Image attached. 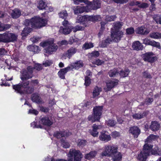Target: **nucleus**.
I'll use <instances>...</instances> for the list:
<instances>
[{
	"label": "nucleus",
	"instance_id": "obj_27",
	"mask_svg": "<svg viewBox=\"0 0 161 161\" xmlns=\"http://www.w3.org/2000/svg\"><path fill=\"white\" fill-rule=\"evenodd\" d=\"M72 31V28H71L69 26L68 27H64V28L61 27L59 31L60 33L64 35H67L69 34Z\"/></svg>",
	"mask_w": 161,
	"mask_h": 161
},
{
	"label": "nucleus",
	"instance_id": "obj_20",
	"mask_svg": "<svg viewBox=\"0 0 161 161\" xmlns=\"http://www.w3.org/2000/svg\"><path fill=\"white\" fill-rule=\"evenodd\" d=\"M90 11V9L88 8V7L77 6L74 9V12L75 14L82 13L84 12H88Z\"/></svg>",
	"mask_w": 161,
	"mask_h": 161
},
{
	"label": "nucleus",
	"instance_id": "obj_49",
	"mask_svg": "<svg viewBox=\"0 0 161 161\" xmlns=\"http://www.w3.org/2000/svg\"><path fill=\"white\" fill-rule=\"evenodd\" d=\"M116 17V15L107 16L105 19L107 22H111L114 21Z\"/></svg>",
	"mask_w": 161,
	"mask_h": 161
},
{
	"label": "nucleus",
	"instance_id": "obj_55",
	"mask_svg": "<svg viewBox=\"0 0 161 161\" xmlns=\"http://www.w3.org/2000/svg\"><path fill=\"white\" fill-rule=\"evenodd\" d=\"M68 42L69 44L72 45L74 43L77 42V39L75 38V37L72 36L70 38Z\"/></svg>",
	"mask_w": 161,
	"mask_h": 161
},
{
	"label": "nucleus",
	"instance_id": "obj_61",
	"mask_svg": "<svg viewBox=\"0 0 161 161\" xmlns=\"http://www.w3.org/2000/svg\"><path fill=\"white\" fill-rule=\"evenodd\" d=\"M6 50L3 48H0V56H3L7 53Z\"/></svg>",
	"mask_w": 161,
	"mask_h": 161
},
{
	"label": "nucleus",
	"instance_id": "obj_17",
	"mask_svg": "<svg viewBox=\"0 0 161 161\" xmlns=\"http://www.w3.org/2000/svg\"><path fill=\"white\" fill-rule=\"evenodd\" d=\"M40 121L42 124L43 125L50 126L53 124L52 119L47 115L43 117L41 119Z\"/></svg>",
	"mask_w": 161,
	"mask_h": 161
},
{
	"label": "nucleus",
	"instance_id": "obj_50",
	"mask_svg": "<svg viewBox=\"0 0 161 161\" xmlns=\"http://www.w3.org/2000/svg\"><path fill=\"white\" fill-rule=\"evenodd\" d=\"M135 30L133 27L128 28L126 29V34L127 35H131L134 34Z\"/></svg>",
	"mask_w": 161,
	"mask_h": 161
},
{
	"label": "nucleus",
	"instance_id": "obj_42",
	"mask_svg": "<svg viewBox=\"0 0 161 161\" xmlns=\"http://www.w3.org/2000/svg\"><path fill=\"white\" fill-rule=\"evenodd\" d=\"M87 142L86 140L82 139H79L77 142V146L80 147H83L86 144Z\"/></svg>",
	"mask_w": 161,
	"mask_h": 161
},
{
	"label": "nucleus",
	"instance_id": "obj_22",
	"mask_svg": "<svg viewBox=\"0 0 161 161\" xmlns=\"http://www.w3.org/2000/svg\"><path fill=\"white\" fill-rule=\"evenodd\" d=\"M148 112L147 111H144L142 112H139L137 113L133 114L132 116L134 119H140L146 117L148 114Z\"/></svg>",
	"mask_w": 161,
	"mask_h": 161
},
{
	"label": "nucleus",
	"instance_id": "obj_30",
	"mask_svg": "<svg viewBox=\"0 0 161 161\" xmlns=\"http://www.w3.org/2000/svg\"><path fill=\"white\" fill-rule=\"evenodd\" d=\"M132 47L133 49L137 51L142 50L143 47L142 44L139 41H136L133 43Z\"/></svg>",
	"mask_w": 161,
	"mask_h": 161
},
{
	"label": "nucleus",
	"instance_id": "obj_10",
	"mask_svg": "<svg viewBox=\"0 0 161 161\" xmlns=\"http://www.w3.org/2000/svg\"><path fill=\"white\" fill-rule=\"evenodd\" d=\"M154 53L152 52H150L142 54V57L144 61L153 63L157 59V57L156 56H154Z\"/></svg>",
	"mask_w": 161,
	"mask_h": 161
},
{
	"label": "nucleus",
	"instance_id": "obj_63",
	"mask_svg": "<svg viewBox=\"0 0 161 161\" xmlns=\"http://www.w3.org/2000/svg\"><path fill=\"white\" fill-rule=\"evenodd\" d=\"M151 4L150 6L149 9L150 11H153L155 10L156 8H155V4L154 3H153L152 2H151Z\"/></svg>",
	"mask_w": 161,
	"mask_h": 161
},
{
	"label": "nucleus",
	"instance_id": "obj_5",
	"mask_svg": "<svg viewBox=\"0 0 161 161\" xmlns=\"http://www.w3.org/2000/svg\"><path fill=\"white\" fill-rule=\"evenodd\" d=\"M103 109V106H96L94 107L92 114L89 115L87 118L88 120L92 123L99 122L102 115Z\"/></svg>",
	"mask_w": 161,
	"mask_h": 161
},
{
	"label": "nucleus",
	"instance_id": "obj_12",
	"mask_svg": "<svg viewBox=\"0 0 161 161\" xmlns=\"http://www.w3.org/2000/svg\"><path fill=\"white\" fill-rule=\"evenodd\" d=\"M99 139L102 141L107 142L111 140V137L110 134L107 131L103 130L100 133Z\"/></svg>",
	"mask_w": 161,
	"mask_h": 161
},
{
	"label": "nucleus",
	"instance_id": "obj_48",
	"mask_svg": "<svg viewBox=\"0 0 161 161\" xmlns=\"http://www.w3.org/2000/svg\"><path fill=\"white\" fill-rule=\"evenodd\" d=\"M92 63L93 64L97 65L99 66L101 65L104 63V61L102 60H101L97 58L95 60L93 61Z\"/></svg>",
	"mask_w": 161,
	"mask_h": 161
},
{
	"label": "nucleus",
	"instance_id": "obj_14",
	"mask_svg": "<svg viewBox=\"0 0 161 161\" xmlns=\"http://www.w3.org/2000/svg\"><path fill=\"white\" fill-rule=\"evenodd\" d=\"M119 82V80L117 79H113L112 80H107L106 83V86L107 87L106 92L110 91L115 86L118 85Z\"/></svg>",
	"mask_w": 161,
	"mask_h": 161
},
{
	"label": "nucleus",
	"instance_id": "obj_62",
	"mask_svg": "<svg viewBox=\"0 0 161 161\" xmlns=\"http://www.w3.org/2000/svg\"><path fill=\"white\" fill-rule=\"evenodd\" d=\"M29 113L30 114H34L35 115H37L39 112H38L35 109H30L29 111Z\"/></svg>",
	"mask_w": 161,
	"mask_h": 161
},
{
	"label": "nucleus",
	"instance_id": "obj_15",
	"mask_svg": "<svg viewBox=\"0 0 161 161\" xmlns=\"http://www.w3.org/2000/svg\"><path fill=\"white\" fill-rule=\"evenodd\" d=\"M88 17V15H80L78 17L77 22L83 25L85 27H88L89 25Z\"/></svg>",
	"mask_w": 161,
	"mask_h": 161
},
{
	"label": "nucleus",
	"instance_id": "obj_45",
	"mask_svg": "<svg viewBox=\"0 0 161 161\" xmlns=\"http://www.w3.org/2000/svg\"><path fill=\"white\" fill-rule=\"evenodd\" d=\"M30 28H25L21 33V35L22 37H25L28 35V34L30 32L31 30Z\"/></svg>",
	"mask_w": 161,
	"mask_h": 161
},
{
	"label": "nucleus",
	"instance_id": "obj_37",
	"mask_svg": "<svg viewBox=\"0 0 161 161\" xmlns=\"http://www.w3.org/2000/svg\"><path fill=\"white\" fill-rule=\"evenodd\" d=\"M112 40L109 37L107 38L104 40L102 41L100 44L102 47H105L107 46L111 42Z\"/></svg>",
	"mask_w": 161,
	"mask_h": 161
},
{
	"label": "nucleus",
	"instance_id": "obj_36",
	"mask_svg": "<svg viewBox=\"0 0 161 161\" xmlns=\"http://www.w3.org/2000/svg\"><path fill=\"white\" fill-rule=\"evenodd\" d=\"M102 91V88L97 86H96L93 90L92 92V97L93 98L98 96L100 94V93Z\"/></svg>",
	"mask_w": 161,
	"mask_h": 161
},
{
	"label": "nucleus",
	"instance_id": "obj_40",
	"mask_svg": "<svg viewBox=\"0 0 161 161\" xmlns=\"http://www.w3.org/2000/svg\"><path fill=\"white\" fill-rule=\"evenodd\" d=\"M93 47L94 45L92 43L86 42L83 45L82 48L84 50H87Z\"/></svg>",
	"mask_w": 161,
	"mask_h": 161
},
{
	"label": "nucleus",
	"instance_id": "obj_2",
	"mask_svg": "<svg viewBox=\"0 0 161 161\" xmlns=\"http://www.w3.org/2000/svg\"><path fill=\"white\" fill-rule=\"evenodd\" d=\"M151 139L148 136L145 141V144L143 147V150L146 152V156L153 155L155 156H161V148L158 145H155L153 148V145L151 143Z\"/></svg>",
	"mask_w": 161,
	"mask_h": 161
},
{
	"label": "nucleus",
	"instance_id": "obj_16",
	"mask_svg": "<svg viewBox=\"0 0 161 161\" xmlns=\"http://www.w3.org/2000/svg\"><path fill=\"white\" fill-rule=\"evenodd\" d=\"M129 132L135 138H137L141 133V130L137 126H133L130 128Z\"/></svg>",
	"mask_w": 161,
	"mask_h": 161
},
{
	"label": "nucleus",
	"instance_id": "obj_4",
	"mask_svg": "<svg viewBox=\"0 0 161 161\" xmlns=\"http://www.w3.org/2000/svg\"><path fill=\"white\" fill-rule=\"evenodd\" d=\"M122 26V25L120 22H116L114 25V29L111 30V37L116 42H119L124 35L123 32L119 30Z\"/></svg>",
	"mask_w": 161,
	"mask_h": 161
},
{
	"label": "nucleus",
	"instance_id": "obj_3",
	"mask_svg": "<svg viewBox=\"0 0 161 161\" xmlns=\"http://www.w3.org/2000/svg\"><path fill=\"white\" fill-rule=\"evenodd\" d=\"M47 22V19L34 16L31 19H25V23L26 26L31 25L34 29H39L46 26Z\"/></svg>",
	"mask_w": 161,
	"mask_h": 161
},
{
	"label": "nucleus",
	"instance_id": "obj_13",
	"mask_svg": "<svg viewBox=\"0 0 161 161\" xmlns=\"http://www.w3.org/2000/svg\"><path fill=\"white\" fill-rule=\"evenodd\" d=\"M71 135V133L68 130L60 131H56L53 134L54 137L58 139L62 137H68Z\"/></svg>",
	"mask_w": 161,
	"mask_h": 161
},
{
	"label": "nucleus",
	"instance_id": "obj_44",
	"mask_svg": "<svg viewBox=\"0 0 161 161\" xmlns=\"http://www.w3.org/2000/svg\"><path fill=\"white\" fill-rule=\"evenodd\" d=\"M58 15L60 18L66 19L68 15L67 11L66 10H63L58 13Z\"/></svg>",
	"mask_w": 161,
	"mask_h": 161
},
{
	"label": "nucleus",
	"instance_id": "obj_64",
	"mask_svg": "<svg viewBox=\"0 0 161 161\" xmlns=\"http://www.w3.org/2000/svg\"><path fill=\"white\" fill-rule=\"evenodd\" d=\"M3 31H4L10 28L11 27V25L9 24H3Z\"/></svg>",
	"mask_w": 161,
	"mask_h": 161
},
{
	"label": "nucleus",
	"instance_id": "obj_1",
	"mask_svg": "<svg viewBox=\"0 0 161 161\" xmlns=\"http://www.w3.org/2000/svg\"><path fill=\"white\" fill-rule=\"evenodd\" d=\"M39 84V81L37 79L32 80L30 82L27 80L13 85L12 88L17 93L20 94H31L34 92V87L38 86Z\"/></svg>",
	"mask_w": 161,
	"mask_h": 161
},
{
	"label": "nucleus",
	"instance_id": "obj_29",
	"mask_svg": "<svg viewBox=\"0 0 161 161\" xmlns=\"http://www.w3.org/2000/svg\"><path fill=\"white\" fill-rule=\"evenodd\" d=\"M27 49L29 51L33 52L34 53H38L40 51L39 46L33 44L28 46Z\"/></svg>",
	"mask_w": 161,
	"mask_h": 161
},
{
	"label": "nucleus",
	"instance_id": "obj_58",
	"mask_svg": "<svg viewBox=\"0 0 161 161\" xmlns=\"http://www.w3.org/2000/svg\"><path fill=\"white\" fill-rule=\"evenodd\" d=\"M153 101V98H148L145 100V102L147 105L151 104Z\"/></svg>",
	"mask_w": 161,
	"mask_h": 161
},
{
	"label": "nucleus",
	"instance_id": "obj_24",
	"mask_svg": "<svg viewBox=\"0 0 161 161\" xmlns=\"http://www.w3.org/2000/svg\"><path fill=\"white\" fill-rule=\"evenodd\" d=\"M150 31L147 28L145 29L144 26L138 27L136 30V34L141 35H147L149 33Z\"/></svg>",
	"mask_w": 161,
	"mask_h": 161
},
{
	"label": "nucleus",
	"instance_id": "obj_26",
	"mask_svg": "<svg viewBox=\"0 0 161 161\" xmlns=\"http://www.w3.org/2000/svg\"><path fill=\"white\" fill-rule=\"evenodd\" d=\"M110 157L112 158L113 161H121L122 160V156L121 153L117 151Z\"/></svg>",
	"mask_w": 161,
	"mask_h": 161
},
{
	"label": "nucleus",
	"instance_id": "obj_11",
	"mask_svg": "<svg viewBox=\"0 0 161 161\" xmlns=\"http://www.w3.org/2000/svg\"><path fill=\"white\" fill-rule=\"evenodd\" d=\"M29 67L27 68V70L25 69L22 71L20 79L22 81H25V80H27L32 77L33 70L32 69H30Z\"/></svg>",
	"mask_w": 161,
	"mask_h": 161
},
{
	"label": "nucleus",
	"instance_id": "obj_41",
	"mask_svg": "<svg viewBox=\"0 0 161 161\" xmlns=\"http://www.w3.org/2000/svg\"><path fill=\"white\" fill-rule=\"evenodd\" d=\"M119 73L118 70L116 69L110 70L108 72V74L109 77H115L117 74Z\"/></svg>",
	"mask_w": 161,
	"mask_h": 161
},
{
	"label": "nucleus",
	"instance_id": "obj_39",
	"mask_svg": "<svg viewBox=\"0 0 161 161\" xmlns=\"http://www.w3.org/2000/svg\"><path fill=\"white\" fill-rule=\"evenodd\" d=\"M149 45L151 46L154 47H156L159 49H160L161 48L159 42H156L154 40L151 41L150 40Z\"/></svg>",
	"mask_w": 161,
	"mask_h": 161
},
{
	"label": "nucleus",
	"instance_id": "obj_54",
	"mask_svg": "<svg viewBox=\"0 0 161 161\" xmlns=\"http://www.w3.org/2000/svg\"><path fill=\"white\" fill-rule=\"evenodd\" d=\"M53 63V61L51 60H47L45 62L43 63V65L45 67L50 66Z\"/></svg>",
	"mask_w": 161,
	"mask_h": 161
},
{
	"label": "nucleus",
	"instance_id": "obj_19",
	"mask_svg": "<svg viewBox=\"0 0 161 161\" xmlns=\"http://www.w3.org/2000/svg\"><path fill=\"white\" fill-rule=\"evenodd\" d=\"M101 126L99 125L94 124L92 126V130H89V133L94 137H97L98 135V132L97 131V130L101 128Z\"/></svg>",
	"mask_w": 161,
	"mask_h": 161
},
{
	"label": "nucleus",
	"instance_id": "obj_28",
	"mask_svg": "<svg viewBox=\"0 0 161 161\" xmlns=\"http://www.w3.org/2000/svg\"><path fill=\"white\" fill-rule=\"evenodd\" d=\"M21 14V11L19 9L15 8L12 10L11 14L12 17L14 19H17Z\"/></svg>",
	"mask_w": 161,
	"mask_h": 161
},
{
	"label": "nucleus",
	"instance_id": "obj_7",
	"mask_svg": "<svg viewBox=\"0 0 161 161\" xmlns=\"http://www.w3.org/2000/svg\"><path fill=\"white\" fill-rule=\"evenodd\" d=\"M17 36L15 34L6 31L0 34V42L5 43L13 42L17 40Z\"/></svg>",
	"mask_w": 161,
	"mask_h": 161
},
{
	"label": "nucleus",
	"instance_id": "obj_23",
	"mask_svg": "<svg viewBox=\"0 0 161 161\" xmlns=\"http://www.w3.org/2000/svg\"><path fill=\"white\" fill-rule=\"evenodd\" d=\"M101 3L99 0H93L92 2L89 9L91 10H96L101 7Z\"/></svg>",
	"mask_w": 161,
	"mask_h": 161
},
{
	"label": "nucleus",
	"instance_id": "obj_57",
	"mask_svg": "<svg viewBox=\"0 0 161 161\" xmlns=\"http://www.w3.org/2000/svg\"><path fill=\"white\" fill-rule=\"evenodd\" d=\"M143 75L145 78L151 79L152 78L150 74L146 71H145L143 73Z\"/></svg>",
	"mask_w": 161,
	"mask_h": 161
},
{
	"label": "nucleus",
	"instance_id": "obj_34",
	"mask_svg": "<svg viewBox=\"0 0 161 161\" xmlns=\"http://www.w3.org/2000/svg\"><path fill=\"white\" fill-rule=\"evenodd\" d=\"M97 154V152L96 151H92L88 153L85 154V158L86 159L90 160L94 158Z\"/></svg>",
	"mask_w": 161,
	"mask_h": 161
},
{
	"label": "nucleus",
	"instance_id": "obj_52",
	"mask_svg": "<svg viewBox=\"0 0 161 161\" xmlns=\"http://www.w3.org/2000/svg\"><path fill=\"white\" fill-rule=\"evenodd\" d=\"M100 55L99 52L98 51H94L92 52L90 54V55L91 57H93L94 58H97Z\"/></svg>",
	"mask_w": 161,
	"mask_h": 161
},
{
	"label": "nucleus",
	"instance_id": "obj_56",
	"mask_svg": "<svg viewBox=\"0 0 161 161\" xmlns=\"http://www.w3.org/2000/svg\"><path fill=\"white\" fill-rule=\"evenodd\" d=\"M40 110L45 113H47L49 112L50 109L49 108L47 107H44L43 106H41L40 107Z\"/></svg>",
	"mask_w": 161,
	"mask_h": 161
},
{
	"label": "nucleus",
	"instance_id": "obj_43",
	"mask_svg": "<svg viewBox=\"0 0 161 161\" xmlns=\"http://www.w3.org/2000/svg\"><path fill=\"white\" fill-rule=\"evenodd\" d=\"M89 22L92 21V22H95L97 21L99 18V15H90L88 17Z\"/></svg>",
	"mask_w": 161,
	"mask_h": 161
},
{
	"label": "nucleus",
	"instance_id": "obj_32",
	"mask_svg": "<svg viewBox=\"0 0 161 161\" xmlns=\"http://www.w3.org/2000/svg\"><path fill=\"white\" fill-rule=\"evenodd\" d=\"M145 153H146V152L142 148V151H141L140 153L138 155V159L142 161H146V160L149 156H146V154H145Z\"/></svg>",
	"mask_w": 161,
	"mask_h": 161
},
{
	"label": "nucleus",
	"instance_id": "obj_18",
	"mask_svg": "<svg viewBox=\"0 0 161 161\" xmlns=\"http://www.w3.org/2000/svg\"><path fill=\"white\" fill-rule=\"evenodd\" d=\"M77 49L73 47H70L67 51L64 53L62 55L63 57L68 58L70 59L77 52Z\"/></svg>",
	"mask_w": 161,
	"mask_h": 161
},
{
	"label": "nucleus",
	"instance_id": "obj_60",
	"mask_svg": "<svg viewBox=\"0 0 161 161\" xmlns=\"http://www.w3.org/2000/svg\"><path fill=\"white\" fill-rule=\"evenodd\" d=\"M34 68L37 70H40L42 69V66L41 64H35Z\"/></svg>",
	"mask_w": 161,
	"mask_h": 161
},
{
	"label": "nucleus",
	"instance_id": "obj_8",
	"mask_svg": "<svg viewBox=\"0 0 161 161\" xmlns=\"http://www.w3.org/2000/svg\"><path fill=\"white\" fill-rule=\"evenodd\" d=\"M69 158L72 159V161H81L83 155L79 150L70 149L67 155Z\"/></svg>",
	"mask_w": 161,
	"mask_h": 161
},
{
	"label": "nucleus",
	"instance_id": "obj_9",
	"mask_svg": "<svg viewBox=\"0 0 161 161\" xmlns=\"http://www.w3.org/2000/svg\"><path fill=\"white\" fill-rule=\"evenodd\" d=\"M118 148L117 147L114 145H108L106 146L105 147V150L103 151L101 153L103 156H107L110 157L114 153H115L118 151Z\"/></svg>",
	"mask_w": 161,
	"mask_h": 161
},
{
	"label": "nucleus",
	"instance_id": "obj_21",
	"mask_svg": "<svg viewBox=\"0 0 161 161\" xmlns=\"http://www.w3.org/2000/svg\"><path fill=\"white\" fill-rule=\"evenodd\" d=\"M71 70L70 66H68L67 67L60 69L58 73L59 77L62 79H65V75L66 73Z\"/></svg>",
	"mask_w": 161,
	"mask_h": 161
},
{
	"label": "nucleus",
	"instance_id": "obj_59",
	"mask_svg": "<svg viewBox=\"0 0 161 161\" xmlns=\"http://www.w3.org/2000/svg\"><path fill=\"white\" fill-rule=\"evenodd\" d=\"M148 4L146 3H142L140 5H138V7L141 8H146L148 7Z\"/></svg>",
	"mask_w": 161,
	"mask_h": 161
},
{
	"label": "nucleus",
	"instance_id": "obj_47",
	"mask_svg": "<svg viewBox=\"0 0 161 161\" xmlns=\"http://www.w3.org/2000/svg\"><path fill=\"white\" fill-rule=\"evenodd\" d=\"M92 82L91 78L88 76H86L85 77L84 85L86 86H90Z\"/></svg>",
	"mask_w": 161,
	"mask_h": 161
},
{
	"label": "nucleus",
	"instance_id": "obj_35",
	"mask_svg": "<svg viewBox=\"0 0 161 161\" xmlns=\"http://www.w3.org/2000/svg\"><path fill=\"white\" fill-rule=\"evenodd\" d=\"M130 72V70L128 69H125L124 70H121L119 72L121 77L125 78L127 77Z\"/></svg>",
	"mask_w": 161,
	"mask_h": 161
},
{
	"label": "nucleus",
	"instance_id": "obj_53",
	"mask_svg": "<svg viewBox=\"0 0 161 161\" xmlns=\"http://www.w3.org/2000/svg\"><path fill=\"white\" fill-rule=\"evenodd\" d=\"M114 3L121 4L125 3H127L128 0H112Z\"/></svg>",
	"mask_w": 161,
	"mask_h": 161
},
{
	"label": "nucleus",
	"instance_id": "obj_33",
	"mask_svg": "<svg viewBox=\"0 0 161 161\" xmlns=\"http://www.w3.org/2000/svg\"><path fill=\"white\" fill-rule=\"evenodd\" d=\"M83 66V63L81 61H79L75 62V63L71 65L72 68L71 69H78L82 67Z\"/></svg>",
	"mask_w": 161,
	"mask_h": 161
},
{
	"label": "nucleus",
	"instance_id": "obj_6",
	"mask_svg": "<svg viewBox=\"0 0 161 161\" xmlns=\"http://www.w3.org/2000/svg\"><path fill=\"white\" fill-rule=\"evenodd\" d=\"M40 45L43 47H47L45 50V52L48 54H52L53 52L56 51L58 49V46L54 43L53 40L42 42L40 43Z\"/></svg>",
	"mask_w": 161,
	"mask_h": 161
},
{
	"label": "nucleus",
	"instance_id": "obj_31",
	"mask_svg": "<svg viewBox=\"0 0 161 161\" xmlns=\"http://www.w3.org/2000/svg\"><path fill=\"white\" fill-rule=\"evenodd\" d=\"M31 100L34 102L37 103H40L42 102L40 97L37 94L34 93L31 95Z\"/></svg>",
	"mask_w": 161,
	"mask_h": 161
},
{
	"label": "nucleus",
	"instance_id": "obj_51",
	"mask_svg": "<svg viewBox=\"0 0 161 161\" xmlns=\"http://www.w3.org/2000/svg\"><path fill=\"white\" fill-rule=\"evenodd\" d=\"M116 124V121L112 119H109L107 122L108 125L111 127H114L115 126Z\"/></svg>",
	"mask_w": 161,
	"mask_h": 161
},
{
	"label": "nucleus",
	"instance_id": "obj_25",
	"mask_svg": "<svg viewBox=\"0 0 161 161\" xmlns=\"http://www.w3.org/2000/svg\"><path fill=\"white\" fill-rule=\"evenodd\" d=\"M160 127V125L159 123L156 121H152L150 126L149 128L153 131L158 130Z\"/></svg>",
	"mask_w": 161,
	"mask_h": 161
},
{
	"label": "nucleus",
	"instance_id": "obj_46",
	"mask_svg": "<svg viewBox=\"0 0 161 161\" xmlns=\"http://www.w3.org/2000/svg\"><path fill=\"white\" fill-rule=\"evenodd\" d=\"M61 142V145L63 146V147L64 148H67L69 147H70V144L69 143L66 142L65 140L63 138H62L60 140Z\"/></svg>",
	"mask_w": 161,
	"mask_h": 161
},
{
	"label": "nucleus",
	"instance_id": "obj_38",
	"mask_svg": "<svg viewBox=\"0 0 161 161\" xmlns=\"http://www.w3.org/2000/svg\"><path fill=\"white\" fill-rule=\"evenodd\" d=\"M149 36L152 38L155 39L161 38V33L157 32L151 33L149 34Z\"/></svg>",
	"mask_w": 161,
	"mask_h": 161
}]
</instances>
